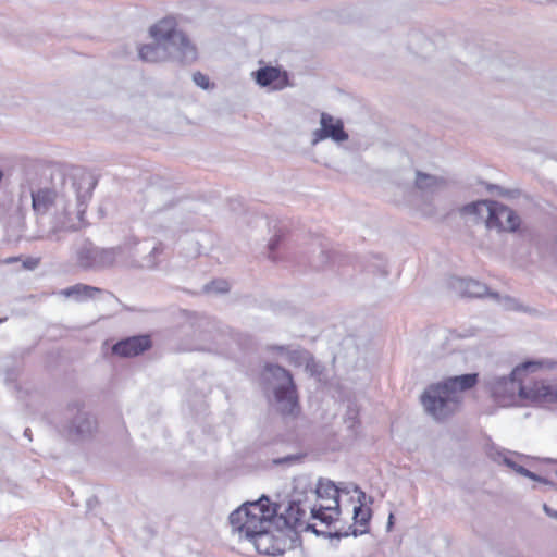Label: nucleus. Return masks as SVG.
Masks as SVG:
<instances>
[{
	"label": "nucleus",
	"instance_id": "58836bf2",
	"mask_svg": "<svg viewBox=\"0 0 557 557\" xmlns=\"http://www.w3.org/2000/svg\"><path fill=\"white\" fill-rule=\"evenodd\" d=\"M393 519H394V515H393V513H389V516H388V522H387V530H391V529H392V525H393Z\"/></svg>",
	"mask_w": 557,
	"mask_h": 557
},
{
	"label": "nucleus",
	"instance_id": "473e14b6",
	"mask_svg": "<svg viewBox=\"0 0 557 557\" xmlns=\"http://www.w3.org/2000/svg\"><path fill=\"white\" fill-rule=\"evenodd\" d=\"M283 235L282 234H275L269 242L268 248L270 252L272 253L280 245L282 240Z\"/></svg>",
	"mask_w": 557,
	"mask_h": 557
},
{
	"label": "nucleus",
	"instance_id": "49530a36",
	"mask_svg": "<svg viewBox=\"0 0 557 557\" xmlns=\"http://www.w3.org/2000/svg\"><path fill=\"white\" fill-rule=\"evenodd\" d=\"M5 319H0V323L3 322Z\"/></svg>",
	"mask_w": 557,
	"mask_h": 557
},
{
	"label": "nucleus",
	"instance_id": "4c0bfd02",
	"mask_svg": "<svg viewBox=\"0 0 557 557\" xmlns=\"http://www.w3.org/2000/svg\"><path fill=\"white\" fill-rule=\"evenodd\" d=\"M36 264H37V261L28 260L27 262L24 263V267L28 268V269H33L34 267H36Z\"/></svg>",
	"mask_w": 557,
	"mask_h": 557
},
{
	"label": "nucleus",
	"instance_id": "37998d69",
	"mask_svg": "<svg viewBox=\"0 0 557 557\" xmlns=\"http://www.w3.org/2000/svg\"><path fill=\"white\" fill-rule=\"evenodd\" d=\"M506 301H508V302H513V299H511V298L507 297V298H506Z\"/></svg>",
	"mask_w": 557,
	"mask_h": 557
},
{
	"label": "nucleus",
	"instance_id": "f03ea898",
	"mask_svg": "<svg viewBox=\"0 0 557 557\" xmlns=\"http://www.w3.org/2000/svg\"><path fill=\"white\" fill-rule=\"evenodd\" d=\"M556 367L557 362L548 359L529 360L517 366L508 375L490 374L485 376L484 385L499 406H512L521 401V396L525 395V386L522 383L523 373Z\"/></svg>",
	"mask_w": 557,
	"mask_h": 557
},
{
	"label": "nucleus",
	"instance_id": "423d86ee",
	"mask_svg": "<svg viewBox=\"0 0 557 557\" xmlns=\"http://www.w3.org/2000/svg\"><path fill=\"white\" fill-rule=\"evenodd\" d=\"M176 20L168 16L152 25L149 29L153 40L162 42L176 52L177 61L181 63H191L197 58L196 47L189 41L187 36L176 28Z\"/></svg>",
	"mask_w": 557,
	"mask_h": 557
},
{
	"label": "nucleus",
	"instance_id": "4468645a",
	"mask_svg": "<svg viewBox=\"0 0 557 557\" xmlns=\"http://www.w3.org/2000/svg\"><path fill=\"white\" fill-rule=\"evenodd\" d=\"M257 84L262 87L271 86L274 90H282L289 85L288 74L278 67L264 66L253 72Z\"/></svg>",
	"mask_w": 557,
	"mask_h": 557
},
{
	"label": "nucleus",
	"instance_id": "79ce46f5",
	"mask_svg": "<svg viewBox=\"0 0 557 557\" xmlns=\"http://www.w3.org/2000/svg\"><path fill=\"white\" fill-rule=\"evenodd\" d=\"M490 296L493 297V298H498L499 297V295L497 293H491Z\"/></svg>",
	"mask_w": 557,
	"mask_h": 557
},
{
	"label": "nucleus",
	"instance_id": "c85d7f7f",
	"mask_svg": "<svg viewBox=\"0 0 557 557\" xmlns=\"http://www.w3.org/2000/svg\"><path fill=\"white\" fill-rule=\"evenodd\" d=\"M193 81L197 86L201 87L202 89L209 88V77L202 74L201 72L194 73Z\"/></svg>",
	"mask_w": 557,
	"mask_h": 557
},
{
	"label": "nucleus",
	"instance_id": "c756f323",
	"mask_svg": "<svg viewBox=\"0 0 557 557\" xmlns=\"http://www.w3.org/2000/svg\"><path fill=\"white\" fill-rule=\"evenodd\" d=\"M206 289L208 292H215V293H225L228 290V284L227 282L220 281V282H212L210 285L206 286Z\"/></svg>",
	"mask_w": 557,
	"mask_h": 557
},
{
	"label": "nucleus",
	"instance_id": "cd10ccee",
	"mask_svg": "<svg viewBox=\"0 0 557 557\" xmlns=\"http://www.w3.org/2000/svg\"><path fill=\"white\" fill-rule=\"evenodd\" d=\"M330 260H331V252L321 250L318 260H314L312 265H313V268L319 270V269L324 268L330 262Z\"/></svg>",
	"mask_w": 557,
	"mask_h": 557
},
{
	"label": "nucleus",
	"instance_id": "dca6fc26",
	"mask_svg": "<svg viewBox=\"0 0 557 557\" xmlns=\"http://www.w3.org/2000/svg\"><path fill=\"white\" fill-rule=\"evenodd\" d=\"M96 180L88 175L82 177L78 182H74L72 187L76 196V210L77 219L79 222L83 221V215L86 210V203L91 197L92 189L96 186Z\"/></svg>",
	"mask_w": 557,
	"mask_h": 557
},
{
	"label": "nucleus",
	"instance_id": "4be33fe9",
	"mask_svg": "<svg viewBox=\"0 0 557 557\" xmlns=\"http://www.w3.org/2000/svg\"><path fill=\"white\" fill-rule=\"evenodd\" d=\"M499 457H500L502 462L504 465H506L508 468L512 469L516 473H518L522 476L529 478L536 482H541V483L548 484L552 486L554 485V483L548 481L547 479L542 478L534 472H531L523 466H520L518 462H516L511 457H508L506 454H500Z\"/></svg>",
	"mask_w": 557,
	"mask_h": 557
},
{
	"label": "nucleus",
	"instance_id": "f704fd0d",
	"mask_svg": "<svg viewBox=\"0 0 557 557\" xmlns=\"http://www.w3.org/2000/svg\"><path fill=\"white\" fill-rule=\"evenodd\" d=\"M269 350L277 351V352H284L288 350V347L283 345H272L268 347Z\"/></svg>",
	"mask_w": 557,
	"mask_h": 557
},
{
	"label": "nucleus",
	"instance_id": "a18cd8bd",
	"mask_svg": "<svg viewBox=\"0 0 557 557\" xmlns=\"http://www.w3.org/2000/svg\"><path fill=\"white\" fill-rule=\"evenodd\" d=\"M2 176H3V174H2V172L0 171V181L2 180Z\"/></svg>",
	"mask_w": 557,
	"mask_h": 557
},
{
	"label": "nucleus",
	"instance_id": "1a4fd4ad",
	"mask_svg": "<svg viewBox=\"0 0 557 557\" xmlns=\"http://www.w3.org/2000/svg\"><path fill=\"white\" fill-rule=\"evenodd\" d=\"M121 252V247L100 248L84 240L76 250V262L84 270L102 271L113 267Z\"/></svg>",
	"mask_w": 557,
	"mask_h": 557
},
{
	"label": "nucleus",
	"instance_id": "6ab92c4d",
	"mask_svg": "<svg viewBox=\"0 0 557 557\" xmlns=\"http://www.w3.org/2000/svg\"><path fill=\"white\" fill-rule=\"evenodd\" d=\"M555 384H545L543 382H534L532 386H525V395L521 396L522 400L532 403L554 401Z\"/></svg>",
	"mask_w": 557,
	"mask_h": 557
},
{
	"label": "nucleus",
	"instance_id": "9d476101",
	"mask_svg": "<svg viewBox=\"0 0 557 557\" xmlns=\"http://www.w3.org/2000/svg\"><path fill=\"white\" fill-rule=\"evenodd\" d=\"M161 194L158 190H151L149 194V201L147 202V213L156 220L166 223L161 224V227L172 232H183L187 230L189 219L186 210L183 207H174L172 203H165L162 207L158 206Z\"/></svg>",
	"mask_w": 557,
	"mask_h": 557
},
{
	"label": "nucleus",
	"instance_id": "bb28decb",
	"mask_svg": "<svg viewBox=\"0 0 557 557\" xmlns=\"http://www.w3.org/2000/svg\"><path fill=\"white\" fill-rule=\"evenodd\" d=\"M163 251V246L161 244L159 245H156L151 251L149 252V255L147 257H145L144 261H145V267L146 268H154L157 267L158 264V260H157V257L159 255H161Z\"/></svg>",
	"mask_w": 557,
	"mask_h": 557
},
{
	"label": "nucleus",
	"instance_id": "7ed1b4c3",
	"mask_svg": "<svg viewBox=\"0 0 557 557\" xmlns=\"http://www.w3.org/2000/svg\"><path fill=\"white\" fill-rule=\"evenodd\" d=\"M462 216H472L473 222H484L490 231L495 230L498 233L523 234L527 228H521V219L518 213L508 206L493 200H479L462 206L459 209Z\"/></svg>",
	"mask_w": 557,
	"mask_h": 557
},
{
	"label": "nucleus",
	"instance_id": "39448f33",
	"mask_svg": "<svg viewBox=\"0 0 557 557\" xmlns=\"http://www.w3.org/2000/svg\"><path fill=\"white\" fill-rule=\"evenodd\" d=\"M263 376L273 384L276 409L282 414H295L298 410V396L290 372L278 364L268 363Z\"/></svg>",
	"mask_w": 557,
	"mask_h": 557
},
{
	"label": "nucleus",
	"instance_id": "0eeeda50",
	"mask_svg": "<svg viewBox=\"0 0 557 557\" xmlns=\"http://www.w3.org/2000/svg\"><path fill=\"white\" fill-rule=\"evenodd\" d=\"M462 396H455L441 382L430 385L421 395L425 412L436 421H443L460 407Z\"/></svg>",
	"mask_w": 557,
	"mask_h": 557
},
{
	"label": "nucleus",
	"instance_id": "f3484780",
	"mask_svg": "<svg viewBox=\"0 0 557 557\" xmlns=\"http://www.w3.org/2000/svg\"><path fill=\"white\" fill-rule=\"evenodd\" d=\"M449 284L456 293L463 297H482L488 292L485 284L472 278L453 277Z\"/></svg>",
	"mask_w": 557,
	"mask_h": 557
},
{
	"label": "nucleus",
	"instance_id": "9b49d317",
	"mask_svg": "<svg viewBox=\"0 0 557 557\" xmlns=\"http://www.w3.org/2000/svg\"><path fill=\"white\" fill-rule=\"evenodd\" d=\"M348 137V133L345 131L344 123L341 119L322 112L320 115V128L312 133L311 144L315 146L318 143L325 139H332L339 144L346 141Z\"/></svg>",
	"mask_w": 557,
	"mask_h": 557
},
{
	"label": "nucleus",
	"instance_id": "ea45409f",
	"mask_svg": "<svg viewBox=\"0 0 557 557\" xmlns=\"http://www.w3.org/2000/svg\"><path fill=\"white\" fill-rule=\"evenodd\" d=\"M24 435H25L26 437H28V440H32V433H30V430H29V429H26V430L24 431Z\"/></svg>",
	"mask_w": 557,
	"mask_h": 557
},
{
	"label": "nucleus",
	"instance_id": "2eb2a0df",
	"mask_svg": "<svg viewBox=\"0 0 557 557\" xmlns=\"http://www.w3.org/2000/svg\"><path fill=\"white\" fill-rule=\"evenodd\" d=\"M139 58L146 62L177 61L176 52L171 47L156 40L139 48Z\"/></svg>",
	"mask_w": 557,
	"mask_h": 557
},
{
	"label": "nucleus",
	"instance_id": "5701e85b",
	"mask_svg": "<svg viewBox=\"0 0 557 557\" xmlns=\"http://www.w3.org/2000/svg\"><path fill=\"white\" fill-rule=\"evenodd\" d=\"M445 180L440 176L431 175L417 171L416 186L420 190L433 191L445 185Z\"/></svg>",
	"mask_w": 557,
	"mask_h": 557
},
{
	"label": "nucleus",
	"instance_id": "20e7f679",
	"mask_svg": "<svg viewBox=\"0 0 557 557\" xmlns=\"http://www.w3.org/2000/svg\"><path fill=\"white\" fill-rule=\"evenodd\" d=\"M30 197L32 207L37 216L38 223L39 218L45 215L52 207H55L57 209L60 207L62 209V213L60 215L57 214L53 218L52 226L47 232V234L39 235L38 238H47L50 240L59 242L62 239L60 233L73 232L79 228V225L72 222L70 218L71 212L67 205L63 201L62 197L58 196L54 190L49 188H41L37 191H32Z\"/></svg>",
	"mask_w": 557,
	"mask_h": 557
},
{
	"label": "nucleus",
	"instance_id": "e433bc0d",
	"mask_svg": "<svg viewBox=\"0 0 557 557\" xmlns=\"http://www.w3.org/2000/svg\"><path fill=\"white\" fill-rule=\"evenodd\" d=\"M488 190H497L498 195H504V189L498 185H488Z\"/></svg>",
	"mask_w": 557,
	"mask_h": 557
},
{
	"label": "nucleus",
	"instance_id": "aec40b11",
	"mask_svg": "<svg viewBox=\"0 0 557 557\" xmlns=\"http://www.w3.org/2000/svg\"><path fill=\"white\" fill-rule=\"evenodd\" d=\"M317 495L321 498H329L334 500V512L339 515V487L331 480L320 479L317 485Z\"/></svg>",
	"mask_w": 557,
	"mask_h": 557
},
{
	"label": "nucleus",
	"instance_id": "f257e3e1",
	"mask_svg": "<svg viewBox=\"0 0 557 557\" xmlns=\"http://www.w3.org/2000/svg\"><path fill=\"white\" fill-rule=\"evenodd\" d=\"M274 513L275 508H269V497L262 495L258 500L247 502L235 509L228 521L232 530L252 542L258 552L270 554L261 546L270 539V518Z\"/></svg>",
	"mask_w": 557,
	"mask_h": 557
},
{
	"label": "nucleus",
	"instance_id": "b1692460",
	"mask_svg": "<svg viewBox=\"0 0 557 557\" xmlns=\"http://www.w3.org/2000/svg\"><path fill=\"white\" fill-rule=\"evenodd\" d=\"M302 530L305 531H312L313 533L320 535H327L330 539H342V537H347L349 536L350 534L354 535V536H358V535H361V534H364L368 532V529H362V530H358L356 528H354L352 525H350L348 528L347 531H344V532H341V531H334V532H324V531H319L315 525L313 524H309V523H305L304 522V525L301 528Z\"/></svg>",
	"mask_w": 557,
	"mask_h": 557
},
{
	"label": "nucleus",
	"instance_id": "a878e982",
	"mask_svg": "<svg viewBox=\"0 0 557 557\" xmlns=\"http://www.w3.org/2000/svg\"><path fill=\"white\" fill-rule=\"evenodd\" d=\"M371 516H372V511L370 508H366L362 506H355V508H354L355 523L359 524L360 527H367L369 524Z\"/></svg>",
	"mask_w": 557,
	"mask_h": 557
},
{
	"label": "nucleus",
	"instance_id": "393cba45",
	"mask_svg": "<svg viewBox=\"0 0 557 557\" xmlns=\"http://www.w3.org/2000/svg\"><path fill=\"white\" fill-rule=\"evenodd\" d=\"M311 516L313 519H318L327 525H330L332 521L337 518L334 512V506H320L319 508H311Z\"/></svg>",
	"mask_w": 557,
	"mask_h": 557
},
{
	"label": "nucleus",
	"instance_id": "72a5a7b5",
	"mask_svg": "<svg viewBox=\"0 0 557 557\" xmlns=\"http://www.w3.org/2000/svg\"><path fill=\"white\" fill-rule=\"evenodd\" d=\"M351 485H355L354 483H341L337 485L339 487V493L349 494L352 491Z\"/></svg>",
	"mask_w": 557,
	"mask_h": 557
},
{
	"label": "nucleus",
	"instance_id": "a211bd4d",
	"mask_svg": "<svg viewBox=\"0 0 557 557\" xmlns=\"http://www.w3.org/2000/svg\"><path fill=\"white\" fill-rule=\"evenodd\" d=\"M478 373H467L451 376L441 382L455 396H462L461 393L471 389L478 383Z\"/></svg>",
	"mask_w": 557,
	"mask_h": 557
},
{
	"label": "nucleus",
	"instance_id": "f8f14e48",
	"mask_svg": "<svg viewBox=\"0 0 557 557\" xmlns=\"http://www.w3.org/2000/svg\"><path fill=\"white\" fill-rule=\"evenodd\" d=\"M67 414L71 417L67 432L70 436L85 438L96 430V420L86 411L82 410L79 404L75 403L67 407Z\"/></svg>",
	"mask_w": 557,
	"mask_h": 557
},
{
	"label": "nucleus",
	"instance_id": "7c9ffc66",
	"mask_svg": "<svg viewBox=\"0 0 557 557\" xmlns=\"http://www.w3.org/2000/svg\"><path fill=\"white\" fill-rule=\"evenodd\" d=\"M301 459L300 455H288L283 458L274 459L275 465H292L296 461H299Z\"/></svg>",
	"mask_w": 557,
	"mask_h": 557
},
{
	"label": "nucleus",
	"instance_id": "a19ab883",
	"mask_svg": "<svg viewBox=\"0 0 557 557\" xmlns=\"http://www.w3.org/2000/svg\"><path fill=\"white\" fill-rule=\"evenodd\" d=\"M554 401H557V384H555Z\"/></svg>",
	"mask_w": 557,
	"mask_h": 557
},
{
	"label": "nucleus",
	"instance_id": "c03bdc74",
	"mask_svg": "<svg viewBox=\"0 0 557 557\" xmlns=\"http://www.w3.org/2000/svg\"><path fill=\"white\" fill-rule=\"evenodd\" d=\"M87 505L90 507V505H91V499L87 500Z\"/></svg>",
	"mask_w": 557,
	"mask_h": 557
},
{
	"label": "nucleus",
	"instance_id": "412c9836",
	"mask_svg": "<svg viewBox=\"0 0 557 557\" xmlns=\"http://www.w3.org/2000/svg\"><path fill=\"white\" fill-rule=\"evenodd\" d=\"M101 293H103L102 289L85 284H76L60 292L61 295L75 297L77 300L94 298L97 294Z\"/></svg>",
	"mask_w": 557,
	"mask_h": 557
},
{
	"label": "nucleus",
	"instance_id": "ddd939ff",
	"mask_svg": "<svg viewBox=\"0 0 557 557\" xmlns=\"http://www.w3.org/2000/svg\"><path fill=\"white\" fill-rule=\"evenodd\" d=\"M151 346L152 341L149 335H135L115 343L112 347V352L121 357L131 358L147 351Z\"/></svg>",
	"mask_w": 557,
	"mask_h": 557
},
{
	"label": "nucleus",
	"instance_id": "6e6552de",
	"mask_svg": "<svg viewBox=\"0 0 557 557\" xmlns=\"http://www.w3.org/2000/svg\"><path fill=\"white\" fill-rule=\"evenodd\" d=\"M300 494H295L281 502L271 503L269 508H275V513L270 518V525L274 523L278 529L299 530L304 525L307 506H304Z\"/></svg>",
	"mask_w": 557,
	"mask_h": 557
},
{
	"label": "nucleus",
	"instance_id": "c9c22d12",
	"mask_svg": "<svg viewBox=\"0 0 557 557\" xmlns=\"http://www.w3.org/2000/svg\"><path fill=\"white\" fill-rule=\"evenodd\" d=\"M543 509L544 511L549 516V517H553V518H556L557 519V511L552 509L549 506H547L546 504L543 505Z\"/></svg>",
	"mask_w": 557,
	"mask_h": 557
},
{
	"label": "nucleus",
	"instance_id": "2f4dec72",
	"mask_svg": "<svg viewBox=\"0 0 557 557\" xmlns=\"http://www.w3.org/2000/svg\"><path fill=\"white\" fill-rule=\"evenodd\" d=\"M351 487H352V492L358 494V498H357L358 505L357 506L364 507L367 494L358 485H351Z\"/></svg>",
	"mask_w": 557,
	"mask_h": 557
}]
</instances>
